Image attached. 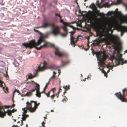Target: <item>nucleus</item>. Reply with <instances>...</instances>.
Instances as JSON below:
<instances>
[{"mask_svg": "<svg viewBox=\"0 0 127 127\" xmlns=\"http://www.w3.org/2000/svg\"><path fill=\"white\" fill-rule=\"evenodd\" d=\"M113 12L109 11L107 14V17L108 18L106 21V24L107 25L106 27L105 21V15L104 14V42H105V45H110L111 43H115L119 37L116 35H111L109 33L110 31H113L112 29L114 26V21L113 18L111 16Z\"/></svg>", "mask_w": 127, "mask_h": 127, "instance_id": "f03ea898", "label": "nucleus"}, {"mask_svg": "<svg viewBox=\"0 0 127 127\" xmlns=\"http://www.w3.org/2000/svg\"><path fill=\"white\" fill-rule=\"evenodd\" d=\"M55 96V95H54V94H53V95H52L50 96V97L52 99H53L54 98V97Z\"/></svg>", "mask_w": 127, "mask_h": 127, "instance_id": "e433bc0d", "label": "nucleus"}, {"mask_svg": "<svg viewBox=\"0 0 127 127\" xmlns=\"http://www.w3.org/2000/svg\"><path fill=\"white\" fill-rule=\"evenodd\" d=\"M51 112H54V111H53V110H51Z\"/></svg>", "mask_w": 127, "mask_h": 127, "instance_id": "bf43d9fd", "label": "nucleus"}, {"mask_svg": "<svg viewBox=\"0 0 127 127\" xmlns=\"http://www.w3.org/2000/svg\"><path fill=\"white\" fill-rule=\"evenodd\" d=\"M62 101L64 102H65V101H66V99L65 98H64L63 100Z\"/></svg>", "mask_w": 127, "mask_h": 127, "instance_id": "49530a36", "label": "nucleus"}, {"mask_svg": "<svg viewBox=\"0 0 127 127\" xmlns=\"http://www.w3.org/2000/svg\"><path fill=\"white\" fill-rule=\"evenodd\" d=\"M13 120H14V121L15 122H16V120H15V119H13Z\"/></svg>", "mask_w": 127, "mask_h": 127, "instance_id": "680f3d73", "label": "nucleus"}, {"mask_svg": "<svg viewBox=\"0 0 127 127\" xmlns=\"http://www.w3.org/2000/svg\"><path fill=\"white\" fill-rule=\"evenodd\" d=\"M124 20L125 22L127 23V15L124 18Z\"/></svg>", "mask_w": 127, "mask_h": 127, "instance_id": "f704fd0d", "label": "nucleus"}, {"mask_svg": "<svg viewBox=\"0 0 127 127\" xmlns=\"http://www.w3.org/2000/svg\"><path fill=\"white\" fill-rule=\"evenodd\" d=\"M1 106L0 105V117L3 118L6 116V112L4 110L3 111H1Z\"/></svg>", "mask_w": 127, "mask_h": 127, "instance_id": "ddd939ff", "label": "nucleus"}, {"mask_svg": "<svg viewBox=\"0 0 127 127\" xmlns=\"http://www.w3.org/2000/svg\"><path fill=\"white\" fill-rule=\"evenodd\" d=\"M44 38L41 36L40 37L37 43L35 42L34 40H32L30 41L29 43H23L22 45L23 46H25L26 48L28 47L32 48L33 47H34L38 50H39L42 48H44L50 46H54V45L45 41L42 45L40 46L39 47H37V46L40 45L42 42L44 41Z\"/></svg>", "mask_w": 127, "mask_h": 127, "instance_id": "7ed1b4c3", "label": "nucleus"}, {"mask_svg": "<svg viewBox=\"0 0 127 127\" xmlns=\"http://www.w3.org/2000/svg\"><path fill=\"white\" fill-rule=\"evenodd\" d=\"M127 94V91H125V97L126 95Z\"/></svg>", "mask_w": 127, "mask_h": 127, "instance_id": "a18cd8bd", "label": "nucleus"}, {"mask_svg": "<svg viewBox=\"0 0 127 127\" xmlns=\"http://www.w3.org/2000/svg\"><path fill=\"white\" fill-rule=\"evenodd\" d=\"M119 30L120 31H121V35H122L123 34V33L125 32V28L121 26L119 28Z\"/></svg>", "mask_w": 127, "mask_h": 127, "instance_id": "f3484780", "label": "nucleus"}, {"mask_svg": "<svg viewBox=\"0 0 127 127\" xmlns=\"http://www.w3.org/2000/svg\"><path fill=\"white\" fill-rule=\"evenodd\" d=\"M95 6V5L94 3H92L90 6V8H94Z\"/></svg>", "mask_w": 127, "mask_h": 127, "instance_id": "7c9ffc66", "label": "nucleus"}, {"mask_svg": "<svg viewBox=\"0 0 127 127\" xmlns=\"http://www.w3.org/2000/svg\"><path fill=\"white\" fill-rule=\"evenodd\" d=\"M101 21L102 22L101 27L98 28L96 30L97 38L93 41L91 45V49L93 54L96 55L97 60L99 62L98 63L100 70L103 71V52L101 51L95 52L92 47V46H97L103 49V45H101V43L103 42V13H97L92 18L88 19L86 22H85V24L88 26L92 25L95 27Z\"/></svg>", "mask_w": 127, "mask_h": 127, "instance_id": "f257e3e1", "label": "nucleus"}, {"mask_svg": "<svg viewBox=\"0 0 127 127\" xmlns=\"http://www.w3.org/2000/svg\"><path fill=\"white\" fill-rule=\"evenodd\" d=\"M70 86L66 85L65 86H64L63 88L65 89V90L66 91L69 89H70Z\"/></svg>", "mask_w": 127, "mask_h": 127, "instance_id": "a878e982", "label": "nucleus"}, {"mask_svg": "<svg viewBox=\"0 0 127 127\" xmlns=\"http://www.w3.org/2000/svg\"><path fill=\"white\" fill-rule=\"evenodd\" d=\"M42 66H41V65L38 66V68L36 70H35V72L36 73L34 75H33L32 74L30 73H29L26 76L27 80H28V79H31L33 78V77H35L37 73L39 71L43 70L45 69V64L44 63L42 64Z\"/></svg>", "mask_w": 127, "mask_h": 127, "instance_id": "39448f33", "label": "nucleus"}, {"mask_svg": "<svg viewBox=\"0 0 127 127\" xmlns=\"http://www.w3.org/2000/svg\"><path fill=\"white\" fill-rule=\"evenodd\" d=\"M35 90V89L32 90L31 92H27L26 94V95L27 96H31L32 94V93L34 92Z\"/></svg>", "mask_w": 127, "mask_h": 127, "instance_id": "dca6fc26", "label": "nucleus"}, {"mask_svg": "<svg viewBox=\"0 0 127 127\" xmlns=\"http://www.w3.org/2000/svg\"><path fill=\"white\" fill-rule=\"evenodd\" d=\"M56 89L55 88L52 89L47 94L45 93L46 95L47 96V97H49V95L50 92L51 91L53 93L55 91Z\"/></svg>", "mask_w": 127, "mask_h": 127, "instance_id": "a211bd4d", "label": "nucleus"}, {"mask_svg": "<svg viewBox=\"0 0 127 127\" xmlns=\"http://www.w3.org/2000/svg\"><path fill=\"white\" fill-rule=\"evenodd\" d=\"M14 112V111L13 110H11L8 109L7 111L6 112V113H7L8 115L10 116L11 115L12 113H13Z\"/></svg>", "mask_w": 127, "mask_h": 127, "instance_id": "6ab92c4d", "label": "nucleus"}, {"mask_svg": "<svg viewBox=\"0 0 127 127\" xmlns=\"http://www.w3.org/2000/svg\"><path fill=\"white\" fill-rule=\"evenodd\" d=\"M59 92H58V93L56 94V96H57V98H58V97L59 96Z\"/></svg>", "mask_w": 127, "mask_h": 127, "instance_id": "79ce46f5", "label": "nucleus"}, {"mask_svg": "<svg viewBox=\"0 0 127 127\" xmlns=\"http://www.w3.org/2000/svg\"><path fill=\"white\" fill-rule=\"evenodd\" d=\"M17 127V125H13L12 126L13 127Z\"/></svg>", "mask_w": 127, "mask_h": 127, "instance_id": "603ef678", "label": "nucleus"}, {"mask_svg": "<svg viewBox=\"0 0 127 127\" xmlns=\"http://www.w3.org/2000/svg\"><path fill=\"white\" fill-rule=\"evenodd\" d=\"M105 53V51L104 50V61L106 60V59L108 57L107 55H106Z\"/></svg>", "mask_w": 127, "mask_h": 127, "instance_id": "cd10ccee", "label": "nucleus"}, {"mask_svg": "<svg viewBox=\"0 0 127 127\" xmlns=\"http://www.w3.org/2000/svg\"><path fill=\"white\" fill-rule=\"evenodd\" d=\"M104 74L105 76L106 77V78L107 77V74L105 71L104 70Z\"/></svg>", "mask_w": 127, "mask_h": 127, "instance_id": "c756f323", "label": "nucleus"}, {"mask_svg": "<svg viewBox=\"0 0 127 127\" xmlns=\"http://www.w3.org/2000/svg\"><path fill=\"white\" fill-rule=\"evenodd\" d=\"M118 14L119 15H122V14L120 12L118 11Z\"/></svg>", "mask_w": 127, "mask_h": 127, "instance_id": "37998d69", "label": "nucleus"}, {"mask_svg": "<svg viewBox=\"0 0 127 127\" xmlns=\"http://www.w3.org/2000/svg\"><path fill=\"white\" fill-rule=\"evenodd\" d=\"M3 83L5 85V84L4 83H3L0 80V87H1L3 86V85H2V84Z\"/></svg>", "mask_w": 127, "mask_h": 127, "instance_id": "72a5a7b5", "label": "nucleus"}, {"mask_svg": "<svg viewBox=\"0 0 127 127\" xmlns=\"http://www.w3.org/2000/svg\"><path fill=\"white\" fill-rule=\"evenodd\" d=\"M27 105L26 107L25 108H24L23 109V110L24 111V114H26L27 112V110H29V111L31 112H32L30 111V110H32V107L30 103L29 102L27 101L26 102Z\"/></svg>", "mask_w": 127, "mask_h": 127, "instance_id": "0eeeda50", "label": "nucleus"}, {"mask_svg": "<svg viewBox=\"0 0 127 127\" xmlns=\"http://www.w3.org/2000/svg\"><path fill=\"white\" fill-rule=\"evenodd\" d=\"M127 91V89H125L123 90V95H122L120 92L116 93L115 94L116 97L120 99L122 102H127V99L125 97V91Z\"/></svg>", "mask_w": 127, "mask_h": 127, "instance_id": "423d86ee", "label": "nucleus"}, {"mask_svg": "<svg viewBox=\"0 0 127 127\" xmlns=\"http://www.w3.org/2000/svg\"><path fill=\"white\" fill-rule=\"evenodd\" d=\"M49 68L52 69H55L56 66L54 65H51L49 66Z\"/></svg>", "mask_w": 127, "mask_h": 127, "instance_id": "c85d7f7f", "label": "nucleus"}, {"mask_svg": "<svg viewBox=\"0 0 127 127\" xmlns=\"http://www.w3.org/2000/svg\"><path fill=\"white\" fill-rule=\"evenodd\" d=\"M19 123H20V122L19 121H18V122H17L18 124Z\"/></svg>", "mask_w": 127, "mask_h": 127, "instance_id": "69168bd1", "label": "nucleus"}, {"mask_svg": "<svg viewBox=\"0 0 127 127\" xmlns=\"http://www.w3.org/2000/svg\"><path fill=\"white\" fill-rule=\"evenodd\" d=\"M105 64L104 63V68H109L110 69H113V67L111 66H109L108 65H106V67H105L104 65Z\"/></svg>", "mask_w": 127, "mask_h": 127, "instance_id": "5701e85b", "label": "nucleus"}, {"mask_svg": "<svg viewBox=\"0 0 127 127\" xmlns=\"http://www.w3.org/2000/svg\"><path fill=\"white\" fill-rule=\"evenodd\" d=\"M34 31L35 32H38V30H37L35 29H34Z\"/></svg>", "mask_w": 127, "mask_h": 127, "instance_id": "6e6d98bb", "label": "nucleus"}, {"mask_svg": "<svg viewBox=\"0 0 127 127\" xmlns=\"http://www.w3.org/2000/svg\"><path fill=\"white\" fill-rule=\"evenodd\" d=\"M51 27L52 29L56 27L55 24L53 23H49L48 22H44L43 25L40 27L42 28H46L49 27Z\"/></svg>", "mask_w": 127, "mask_h": 127, "instance_id": "1a4fd4ad", "label": "nucleus"}, {"mask_svg": "<svg viewBox=\"0 0 127 127\" xmlns=\"http://www.w3.org/2000/svg\"><path fill=\"white\" fill-rule=\"evenodd\" d=\"M30 103L32 107V103H33V105H34V106L33 107H32V110H31L30 111L34 112L37 108V107L40 104V103H37V102L36 101H34L32 100L30 102Z\"/></svg>", "mask_w": 127, "mask_h": 127, "instance_id": "9b49d317", "label": "nucleus"}, {"mask_svg": "<svg viewBox=\"0 0 127 127\" xmlns=\"http://www.w3.org/2000/svg\"><path fill=\"white\" fill-rule=\"evenodd\" d=\"M16 92H17V93H19V94L20 93L19 91L18 90H16V89H15L14 90L13 93H14Z\"/></svg>", "mask_w": 127, "mask_h": 127, "instance_id": "4c0bfd02", "label": "nucleus"}, {"mask_svg": "<svg viewBox=\"0 0 127 127\" xmlns=\"http://www.w3.org/2000/svg\"><path fill=\"white\" fill-rule=\"evenodd\" d=\"M52 101L55 102L56 101V100H54L53 101Z\"/></svg>", "mask_w": 127, "mask_h": 127, "instance_id": "0e129e2a", "label": "nucleus"}, {"mask_svg": "<svg viewBox=\"0 0 127 127\" xmlns=\"http://www.w3.org/2000/svg\"><path fill=\"white\" fill-rule=\"evenodd\" d=\"M127 53V50H126L125 51Z\"/></svg>", "mask_w": 127, "mask_h": 127, "instance_id": "774afa93", "label": "nucleus"}, {"mask_svg": "<svg viewBox=\"0 0 127 127\" xmlns=\"http://www.w3.org/2000/svg\"><path fill=\"white\" fill-rule=\"evenodd\" d=\"M63 28L65 32L64 33H62L61 32L60 28L58 26H56V27L52 29L51 31V33L53 35L55 36H57L60 35L63 37L66 36L68 34V30L66 27L64 26Z\"/></svg>", "mask_w": 127, "mask_h": 127, "instance_id": "20e7f679", "label": "nucleus"}, {"mask_svg": "<svg viewBox=\"0 0 127 127\" xmlns=\"http://www.w3.org/2000/svg\"><path fill=\"white\" fill-rule=\"evenodd\" d=\"M88 43L87 44V46L88 47V49H87L86 50H88L89 48V47H90V46H89V40L88 39Z\"/></svg>", "mask_w": 127, "mask_h": 127, "instance_id": "a19ab883", "label": "nucleus"}, {"mask_svg": "<svg viewBox=\"0 0 127 127\" xmlns=\"http://www.w3.org/2000/svg\"><path fill=\"white\" fill-rule=\"evenodd\" d=\"M60 22L61 23H63V24L64 25V26L66 27V26H69V27H70L71 28L73 29H74V27L73 26L70 25H69L67 23L64 22V20L62 19H60Z\"/></svg>", "mask_w": 127, "mask_h": 127, "instance_id": "4468645a", "label": "nucleus"}, {"mask_svg": "<svg viewBox=\"0 0 127 127\" xmlns=\"http://www.w3.org/2000/svg\"><path fill=\"white\" fill-rule=\"evenodd\" d=\"M28 126L27 124L26 125V127H27Z\"/></svg>", "mask_w": 127, "mask_h": 127, "instance_id": "338daca9", "label": "nucleus"}, {"mask_svg": "<svg viewBox=\"0 0 127 127\" xmlns=\"http://www.w3.org/2000/svg\"><path fill=\"white\" fill-rule=\"evenodd\" d=\"M29 116L28 115L24 114L23 115L22 118V120L23 121H25L27 118Z\"/></svg>", "mask_w": 127, "mask_h": 127, "instance_id": "412c9836", "label": "nucleus"}, {"mask_svg": "<svg viewBox=\"0 0 127 127\" xmlns=\"http://www.w3.org/2000/svg\"><path fill=\"white\" fill-rule=\"evenodd\" d=\"M23 121V120H21V124L20 125L21 126H22L23 125V123L22 121Z\"/></svg>", "mask_w": 127, "mask_h": 127, "instance_id": "de8ad7c7", "label": "nucleus"}, {"mask_svg": "<svg viewBox=\"0 0 127 127\" xmlns=\"http://www.w3.org/2000/svg\"><path fill=\"white\" fill-rule=\"evenodd\" d=\"M49 82H48V83H47L46 84V85L45 86L44 88V90H46V88L47 87V85H48V84H49Z\"/></svg>", "mask_w": 127, "mask_h": 127, "instance_id": "473e14b6", "label": "nucleus"}, {"mask_svg": "<svg viewBox=\"0 0 127 127\" xmlns=\"http://www.w3.org/2000/svg\"><path fill=\"white\" fill-rule=\"evenodd\" d=\"M55 75H53L52 76L51 78H55Z\"/></svg>", "mask_w": 127, "mask_h": 127, "instance_id": "864d4df0", "label": "nucleus"}, {"mask_svg": "<svg viewBox=\"0 0 127 127\" xmlns=\"http://www.w3.org/2000/svg\"><path fill=\"white\" fill-rule=\"evenodd\" d=\"M122 0H117V2L116 3V4H119L120 3H121L122 2Z\"/></svg>", "mask_w": 127, "mask_h": 127, "instance_id": "2f4dec72", "label": "nucleus"}, {"mask_svg": "<svg viewBox=\"0 0 127 127\" xmlns=\"http://www.w3.org/2000/svg\"><path fill=\"white\" fill-rule=\"evenodd\" d=\"M55 52L56 55H57L60 57H63L64 56V53L61 52L59 49L58 48H55Z\"/></svg>", "mask_w": 127, "mask_h": 127, "instance_id": "f8f14e48", "label": "nucleus"}, {"mask_svg": "<svg viewBox=\"0 0 127 127\" xmlns=\"http://www.w3.org/2000/svg\"><path fill=\"white\" fill-rule=\"evenodd\" d=\"M2 89L5 93H7L8 92V88L7 87H3Z\"/></svg>", "mask_w": 127, "mask_h": 127, "instance_id": "b1692460", "label": "nucleus"}, {"mask_svg": "<svg viewBox=\"0 0 127 127\" xmlns=\"http://www.w3.org/2000/svg\"><path fill=\"white\" fill-rule=\"evenodd\" d=\"M122 54L120 53H118V54L117 57L115 61L116 65H118L120 64L121 63V61H123V59L122 58Z\"/></svg>", "mask_w": 127, "mask_h": 127, "instance_id": "9d476101", "label": "nucleus"}, {"mask_svg": "<svg viewBox=\"0 0 127 127\" xmlns=\"http://www.w3.org/2000/svg\"><path fill=\"white\" fill-rule=\"evenodd\" d=\"M74 34V32H71V34H70V36L71 37L70 40H71V45H74L73 47H74L76 45L75 44V43H76L78 40V38L79 36L77 37V38H74L72 36Z\"/></svg>", "mask_w": 127, "mask_h": 127, "instance_id": "6e6552de", "label": "nucleus"}, {"mask_svg": "<svg viewBox=\"0 0 127 127\" xmlns=\"http://www.w3.org/2000/svg\"><path fill=\"white\" fill-rule=\"evenodd\" d=\"M108 70L107 71V73H108L110 71V69L108 68Z\"/></svg>", "mask_w": 127, "mask_h": 127, "instance_id": "4d7b16f0", "label": "nucleus"}, {"mask_svg": "<svg viewBox=\"0 0 127 127\" xmlns=\"http://www.w3.org/2000/svg\"><path fill=\"white\" fill-rule=\"evenodd\" d=\"M53 75H55L56 74V73L55 71H54L53 72Z\"/></svg>", "mask_w": 127, "mask_h": 127, "instance_id": "8fccbe9b", "label": "nucleus"}, {"mask_svg": "<svg viewBox=\"0 0 127 127\" xmlns=\"http://www.w3.org/2000/svg\"><path fill=\"white\" fill-rule=\"evenodd\" d=\"M55 15L56 16H59L60 18H61L62 17L60 16V15L58 14L55 13Z\"/></svg>", "mask_w": 127, "mask_h": 127, "instance_id": "c9c22d12", "label": "nucleus"}, {"mask_svg": "<svg viewBox=\"0 0 127 127\" xmlns=\"http://www.w3.org/2000/svg\"><path fill=\"white\" fill-rule=\"evenodd\" d=\"M58 72L59 73V74H60V73H61V70L60 69H59L58 70Z\"/></svg>", "mask_w": 127, "mask_h": 127, "instance_id": "3c124183", "label": "nucleus"}, {"mask_svg": "<svg viewBox=\"0 0 127 127\" xmlns=\"http://www.w3.org/2000/svg\"><path fill=\"white\" fill-rule=\"evenodd\" d=\"M35 95L39 97H41V93H40L39 91H38L37 92V91H36V93L35 94Z\"/></svg>", "mask_w": 127, "mask_h": 127, "instance_id": "393cba45", "label": "nucleus"}, {"mask_svg": "<svg viewBox=\"0 0 127 127\" xmlns=\"http://www.w3.org/2000/svg\"><path fill=\"white\" fill-rule=\"evenodd\" d=\"M70 63V61L69 60H67L66 61H64L63 60L61 61V63L62 66H64Z\"/></svg>", "mask_w": 127, "mask_h": 127, "instance_id": "2eb2a0df", "label": "nucleus"}, {"mask_svg": "<svg viewBox=\"0 0 127 127\" xmlns=\"http://www.w3.org/2000/svg\"><path fill=\"white\" fill-rule=\"evenodd\" d=\"M35 84L36 85V86L35 89L36 90V91L37 92L38 91H39L40 86L37 83H35Z\"/></svg>", "mask_w": 127, "mask_h": 127, "instance_id": "4be33fe9", "label": "nucleus"}, {"mask_svg": "<svg viewBox=\"0 0 127 127\" xmlns=\"http://www.w3.org/2000/svg\"><path fill=\"white\" fill-rule=\"evenodd\" d=\"M12 110H13V111H14V112L15 111H16V110H15L14 109H13Z\"/></svg>", "mask_w": 127, "mask_h": 127, "instance_id": "13d9d810", "label": "nucleus"}, {"mask_svg": "<svg viewBox=\"0 0 127 127\" xmlns=\"http://www.w3.org/2000/svg\"><path fill=\"white\" fill-rule=\"evenodd\" d=\"M66 93V92L65 91L64 93V94H65V93Z\"/></svg>", "mask_w": 127, "mask_h": 127, "instance_id": "e2e57ef3", "label": "nucleus"}, {"mask_svg": "<svg viewBox=\"0 0 127 127\" xmlns=\"http://www.w3.org/2000/svg\"><path fill=\"white\" fill-rule=\"evenodd\" d=\"M45 122H44V121H43V122H42V123H41L42 125V126L43 127H45L44 126V125L45 124Z\"/></svg>", "mask_w": 127, "mask_h": 127, "instance_id": "ea45409f", "label": "nucleus"}, {"mask_svg": "<svg viewBox=\"0 0 127 127\" xmlns=\"http://www.w3.org/2000/svg\"><path fill=\"white\" fill-rule=\"evenodd\" d=\"M124 59H123V61H121V63L120 64L123 65L125 63L126 64L127 63V61L126 60H125V61H124Z\"/></svg>", "mask_w": 127, "mask_h": 127, "instance_id": "bb28decb", "label": "nucleus"}, {"mask_svg": "<svg viewBox=\"0 0 127 127\" xmlns=\"http://www.w3.org/2000/svg\"><path fill=\"white\" fill-rule=\"evenodd\" d=\"M1 2H0V3L2 5H3L4 4V3H3V0H0Z\"/></svg>", "mask_w": 127, "mask_h": 127, "instance_id": "58836bf2", "label": "nucleus"}, {"mask_svg": "<svg viewBox=\"0 0 127 127\" xmlns=\"http://www.w3.org/2000/svg\"><path fill=\"white\" fill-rule=\"evenodd\" d=\"M15 105L14 103L11 106H4L3 108H9L10 107L11 108L12 107H14L15 106Z\"/></svg>", "mask_w": 127, "mask_h": 127, "instance_id": "aec40b11", "label": "nucleus"}, {"mask_svg": "<svg viewBox=\"0 0 127 127\" xmlns=\"http://www.w3.org/2000/svg\"><path fill=\"white\" fill-rule=\"evenodd\" d=\"M45 90H44V89H43V91L41 92H40V93H41V94L42 93H45V92H44V91H45Z\"/></svg>", "mask_w": 127, "mask_h": 127, "instance_id": "09e8293b", "label": "nucleus"}, {"mask_svg": "<svg viewBox=\"0 0 127 127\" xmlns=\"http://www.w3.org/2000/svg\"><path fill=\"white\" fill-rule=\"evenodd\" d=\"M12 101H13V103H14V101L13 100V98H12Z\"/></svg>", "mask_w": 127, "mask_h": 127, "instance_id": "052dcab7", "label": "nucleus"}, {"mask_svg": "<svg viewBox=\"0 0 127 127\" xmlns=\"http://www.w3.org/2000/svg\"><path fill=\"white\" fill-rule=\"evenodd\" d=\"M108 5V4L107 3H104V7L105 6H106L107 5Z\"/></svg>", "mask_w": 127, "mask_h": 127, "instance_id": "c03bdc74", "label": "nucleus"}, {"mask_svg": "<svg viewBox=\"0 0 127 127\" xmlns=\"http://www.w3.org/2000/svg\"><path fill=\"white\" fill-rule=\"evenodd\" d=\"M62 90V89H61V88H60L59 89V92H59V93L61 92V91Z\"/></svg>", "mask_w": 127, "mask_h": 127, "instance_id": "5fc2aeb1", "label": "nucleus"}]
</instances>
